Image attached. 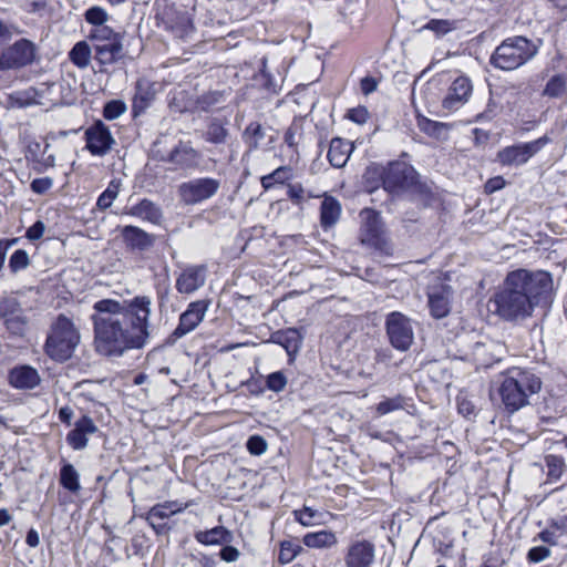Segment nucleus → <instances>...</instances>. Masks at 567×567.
<instances>
[{"label":"nucleus","instance_id":"nucleus-55","mask_svg":"<svg viewBox=\"0 0 567 567\" xmlns=\"http://www.w3.org/2000/svg\"><path fill=\"white\" fill-rule=\"evenodd\" d=\"M550 556V549L546 546H535L527 551V560L530 564H537Z\"/></svg>","mask_w":567,"mask_h":567},{"label":"nucleus","instance_id":"nucleus-35","mask_svg":"<svg viewBox=\"0 0 567 567\" xmlns=\"http://www.w3.org/2000/svg\"><path fill=\"white\" fill-rule=\"evenodd\" d=\"M544 463L546 466V482L556 483L558 482L564 473L566 472L565 458L557 454H547L544 456Z\"/></svg>","mask_w":567,"mask_h":567},{"label":"nucleus","instance_id":"nucleus-21","mask_svg":"<svg viewBox=\"0 0 567 567\" xmlns=\"http://www.w3.org/2000/svg\"><path fill=\"white\" fill-rule=\"evenodd\" d=\"M85 21L91 24V30L87 38H104L107 39L111 32L114 31L111 27L106 25L109 14L105 9L99 6L90 7L84 13Z\"/></svg>","mask_w":567,"mask_h":567},{"label":"nucleus","instance_id":"nucleus-60","mask_svg":"<svg viewBox=\"0 0 567 567\" xmlns=\"http://www.w3.org/2000/svg\"><path fill=\"white\" fill-rule=\"evenodd\" d=\"M260 84L266 91L270 93H278V86L274 80V76L265 69L260 70Z\"/></svg>","mask_w":567,"mask_h":567},{"label":"nucleus","instance_id":"nucleus-51","mask_svg":"<svg viewBox=\"0 0 567 567\" xmlns=\"http://www.w3.org/2000/svg\"><path fill=\"white\" fill-rule=\"evenodd\" d=\"M318 513L316 509L303 506L300 509L293 511V517L296 522H298L300 525L308 527L312 526L315 524V518L317 517Z\"/></svg>","mask_w":567,"mask_h":567},{"label":"nucleus","instance_id":"nucleus-62","mask_svg":"<svg viewBox=\"0 0 567 567\" xmlns=\"http://www.w3.org/2000/svg\"><path fill=\"white\" fill-rule=\"evenodd\" d=\"M45 8V0H25L23 3V9L29 13H42Z\"/></svg>","mask_w":567,"mask_h":567},{"label":"nucleus","instance_id":"nucleus-42","mask_svg":"<svg viewBox=\"0 0 567 567\" xmlns=\"http://www.w3.org/2000/svg\"><path fill=\"white\" fill-rule=\"evenodd\" d=\"M457 412L467 420L477 415L476 405L465 391H460L456 395Z\"/></svg>","mask_w":567,"mask_h":567},{"label":"nucleus","instance_id":"nucleus-63","mask_svg":"<svg viewBox=\"0 0 567 567\" xmlns=\"http://www.w3.org/2000/svg\"><path fill=\"white\" fill-rule=\"evenodd\" d=\"M52 186V181L49 177L35 178L31 183V189L37 194H43Z\"/></svg>","mask_w":567,"mask_h":567},{"label":"nucleus","instance_id":"nucleus-40","mask_svg":"<svg viewBox=\"0 0 567 567\" xmlns=\"http://www.w3.org/2000/svg\"><path fill=\"white\" fill-rule=\"evenodd\" d=\"M455 29L456 22L454 20L431 19L424 25L421 27L420 31L429 30L433 32L436 38H442Z\"/></svg>","mask_w":567,"mask_h":567},{"label":"nucleus","instance_id":"nucleus-53","mask_svg":"<svg viewBox=\"0 0 567 567\" xmlns=\"http://www.w3.org/2000/svg\"><path fill=\"white\" fill-rule=\"evenodd\" d=\"M266 385L274 392L282 391L287 385V378L281 371H276L268 374L266 379Z\"/></svg>","mask_w":567,"mask_h":567},{"label":"nucleus","instance_id":"nucleus-14","mask_svg":"<svg viewBox=\"0 0 567 567\" xmlns=\"http://www.w3.org/2000/svg\"><path fill=\"white\" fill-rule=\"evenodd\" d=\"M37 59V47L27 39H20L0 54V70H13L27 66Z\"/></svg>","mask_w":567,"mask_h":567},{"label":"nucleus","instance_id":"nucleus-58","mask_svg":"<svg viewBox=\"0 0 567 567\" xmlns=\"http://www.w3.org/2000/svg\"><path fill=\"white\" fill-rule=\"evenodd\" d=\"M245 135L252 140L254 144L256 145L260 140L264 138L261 124L258 122H250L245 130Z\"/></svg>","mask_w":567,"mask_h":567},{"label":"nucleus","instance_id":"nucleus-50","mask_svg":"<svg viewBox=\"0 0 567 567\" xmlns=\"http://www.w3.org/2000/svg\"><path fill=\"white\" fill-rule=\"evenodd\" d=\"M344 117L358 125H363L370 118V113L367 106L358 105L347 110Z\"/></svg>","mask_w":567,"mask_h":567},{"label":"nucleus","instance_id":"nucleus-31","mask_svg":"<svg viewBox=\"0 0 567 567\" xmlns=\"http://www.w3.org/2000/svg\"><path fill=\"white\" fill-rule=\"evenodd\" d=\"M302 544L308 548L324 549L336 546L338 544V538L334 532L330 529H321L305 534L302 537Z\"/></svg>","mask_w":567,"mask_h":567},{"label":"nucleus","instance_id":"nucleus-39","mask_svg":"<svg viewBox=\"0 0 567 567\" xmlns=\"http://www.w3.org/2000/svg\"><path fill=\"white\" fill-rule=\"evenodd\" d=\"M120 188H121V182L118 179H112L106 189L103 190L100 196L97 197V200H96V207L100 209V210H106L107 208H110L113 204V202L115 200V198L117 197L118 193H120Z\"/></svg>","mask_w":567,"mask_h":567},{"label":"nucleus","instance_id":"nucleus-6","mask_svg":"<svg viewBox=\"0 0 567 567\" xmlns=\"http://www.w3.org/2000/svg\"><path fill=\"white\" fill-rule=\"evenodd\" d=\"M361 226L359 231L360 243L378 252L380 256L393 255L392 244L386 236L384 223L380 212L374 208H363L360 213Z\"/></svg>","mask_w":567,"mask_h":567},{"label":"nucleus","instance_id":"nucleus-16","mask_svg":"<svg viewBox=\"0 0 567 567\" xmlns=\"http://www.w3.org/2000/svg\"><path fill=\"white\" fill-rule=\"evenodd\" d=\"M473 92V84L468 76H457L449 86L445 96L442 99V107L447 112H454L463 106Z\"/></svg>","mask_w":567,"mask_h":567},{"label":"nucleus","instance_id":"nucleus-3","mask_svg":"<svg viewBox=\"0 0 567 567\" xmlns=\"http://www.w3.org/2000/svg\"><path fill=\"white\" fill-rule=\"evenodd\" d=\"M365 182L370 190L382 187L389 194H398L404 190H413L420 196L432 199V189L420 181L419 173L404 161H391L385 166L369 167L365 173Z\"/></svg>","mask_w":567,"mask_h":567},{"label":"nucleus","instance_id":"nucleus-44","mask_svg":"<svg viewBox=\"0 0 567 567\" xmlns=\"http://www.w3.org/2000/svg\"><path fill=\"white\" fill-rule=\"evenodd\" d=\"M91 61V48L85 41L73 45V64L78 68H86Z\"/></svg>","mask_w":567,"mask_h":567},{"label":"nucleus","instance_id":"nucleus-46","mask_svg":"<svg viewBox=\"0 0 567 567\" xmlns=\"http://www.w3.org/2000/svg\"><path fill=\"white\" fill-rule=\"evenodd\" d=\"M4 319L7 329L16 336H22L27 329V319L22 312L8 316Z\"/></svg>","mask_w":567,"mask_h":567},{"label":"nucleus","instance_id":"nucleus-25","mask_svg":"<svg viewBox=\"0 0 567 567\" xmlns=\"http://www.w3.org/2000/svg\"><path fill=\"white\" fill-rule=\"evenodd\" d=\"M154 83L146 80H137L135 93L132 99V112L134 116L144 113L155 100Z\"/></svg>","mask_w":567,"mask_h":567},{"label":"nucleus","instance_id":"nucleus-56","mask_svg":"<svg viewBox=\"0 0 567 567\" xmlns=\"http://www.w3.org/2000/svg\"><path fill=\"white\" fill-rule=\"evenodd\" d=\"M506 186V181L503 176L497 175L488 178L484 184V193L486 195L494 194Z\"/></svg>","mask_w":567,"mask_h":567},{"label":"nucleus","instance_id":"nucleus-22","mask_svg":"<svg viewBox=\"0 0 567 567\" xmlns=\"http://www.w3.org/2000/svg\"><path fill=\"white\" fill-rule=\"evenodd\" d=\"M167 159L178 169H193L199 165L202 155L197 150L181 143L169 152Z\"/></svg>","mask_w":567,"mask_h":567},{"label":"nucleus","instance_id":"nucleus-18","mask_svg":"<svg viewBox=\"0 0 567 567\" xmlns=\"http://www.w3.org/2000/svg\"><path fill=\"white\" fill-rule=\"evenodd\" d=\"M95 49V60L101 65H107L116 62L122 54V37L120 33L112 31L107 39L91 38Z\"/></svg>","mask_w":567,"mask_h":567},{"label":"nucleus","instance_id":"nucleus-1","mask_svg":"<svg viewBox=\"0 0 567 567\" xmlns=\"http://www.w3.org/2000/svg\"><path fill=\"white\" fill-rule=\"evenodd\" d=\"M92 315L95 351L106 358H120L130 350H141L151 340L152 300L135 296L122 302L101 299Z\"/></svg>","mask_w":567,"mask_h":567},{"label":"nucleus","instance_id":"nucleus-38","mask_svg":"<svg viewBox=\"0 0 567 567\" xmlns=\"http://www.w3.org/2000/svg\"><path fill=\"white\" fill-rule=\"evenodd\" d=\"M567 89V75L565 74H555L553 75L546 83L543 95L558 99L561 97Z\"/></svg>","mask_w":567,"mask_h":567},{"label":"nucleus","instance_id":"nucleus-17","mask_svg":"<svg viewBox=\"0 0 567 567\" xmlns=\"http://www.w3.org/2000/svg\"><path fill=\"white\" fill-rule=\"evenodd\" d=\"M375 558V546L369 539H357L344 553L346 567H371Z\"/></svg>","mask_w":567,"mask_h":567},{"label":"nucleus","instance_id":"nucleus-12","mask_svg":"<svg viewBox=\"0 0 567 567\" xmlns=\"http://www.w3.org/2000/svg\"><path fill=\"white\" fill-rule=\"evenodd\" d=\"M157 18L158 25L175 39L185 40L195 31L192 16L174 6L165 7Z\"/></svg>","mask_w":567,"mask_h":567},{"label":"nucleus","instance_id":"nucleus-10","mask_svg":"<svg viewBox=\"0 0 567 567\" xmlns=\"http://www.w3.org/2000/svg\"><path fill=\"white\" fill-rule=\"evenodd\" d=\"M385 332L390 344L398 351H408L414 340L410 319L400 311H392L385 318Z\"/></svg>","mask_w":567,"mask_h":567},{"label":"nucleus","instance_id":"nucleus-8","mask_svg":"<svg viewBox=\"0 0 567 567\" xmlns=\"http://www.w3.org/2000/svg\"><path fill=\"white\" fill-rule=\"evenodd\" d=\"M193 505H195L194 499L185 502L175 499L157 503L147 511L145 520L157 536L168 535L173 529V524L168 522L169 517L183 513Z\"/></svg>","mask_w":567,"mask_h":567},{"label":"nucleus","instance_id":"nucleus-43","mask_svg":"<svg viewBox=\"0 0 567 567\" xmlns=\"http://www.w3.org/2000/svg\"><path fill=\"white\" fill-rule=\"evenodd\" d=\"M227 135L228 132L225 126L219 121L214 120L208 124L204 138L209 143L220 144L226 141Z\"/></svg>","mask_w":567,"mask_h":567},{"label":"nucleus","instance_id":"nucleus-47","mask_svg":"<svg viewBox=\"0 0 567 567\" xmlns=\"http://www.w3.org/2000/svg\"><path fill=\"white\" fill-rule=\"evenodd\" d=\"M126 111V104L121 100H111L105 103L103 107V117L107 121L115 120L124 114Z\"/></svg>","mask_w":567,"mask_h":567},{"label":"nucleus","instance_id":"nucleus-33","mask_svg":"<svg viewBox=\"0 0 567 567\" xmlns=\"http://www.w3.org/2000/svg\"><path fill=\"white\" fill-rule=\"evenodd\" d=\"M306 116L297 115L284 133L285 144L293 152L298 151L299 141L303 136Z\"/></svg>","mask_w":567,"mask_h":567},{"label":"nucleus","instance_id":"nucleus-54","mask_svg":"<svg viewBox=\"0 0 567 567\" xmlns=\"http://www.w3.org/2000/svg\"><path fill=\"white\" fill-rule=\"evenodd\" d=\"M381 82V76L367 75L363 76L360 82V91L363 95L368 96L378 90Z\"/></svg>","mask_w":567,"mask_h":567},{"label":"nucleus","instance_id":"nucleus-45","mask_svg":"<svg viewBox=\"0 0 567 567\" xmlns=\"http://www.w3.org/2000/svg\"><path fill=\"white\" fill-rule=\"evenodd\" d=\"M30 265V258L25 250L18 249L16 250L10 259H9V268L12 274H17L21 270H24Z\"/></svg>","mask_w":567,"mask_h":567},{"label":"nucleus","instance_id":"nucleus-48","mask_svg":"<svg viewBox=\"0 0 567 567\" xmlns=\"http://www.w3.org/2000/svg\"><path fill=\"white\" fill-rule=\"evenodd\" d=\"M417 126L421 132L429 136L437 137L441 134V131L444 124L430 120L425 116L417 117Z\"/></svg>","mask_w":567,"mask_h":567},{"label":"nucleus","instance_id":"nucleus-7","mask_svg":"<svg viewBox=\"0 0 567 567\" xmlns=\"http://www.w3.org/2000/svg\"><path fill=\"white\" fill-rule=\"evenodd\" d=\"M551 142V137L548 134H544L529 142L505 146L497 152L496 161L502 166H523Z\"/></svg>","mask_w":567,"mask_h":567},{"label":"nucleus","instance_id":"nucleus-41","mask_svg":"<svg viewBox=\"0 0 567 567\" xmlns=\"http://www.w3.org/2000/svg\"><path fill=\"white\" fill-rule=\"evenodd\" d=\"M225 94L223 91H207L197 96L195 105L203 112H209L216 105L224 101Z\"/></svg>","mask_w":567,"mask_h":567},{"label":"nucleus","instance_id":"nucleus-11","mask_svg":"<svg viewBox=\"0 0 567 567\" xmlns=\"http://www.w3.org/2000/svg\"><path fill=\"white\" fill-rule=\"evenodd\" d=\"M210 300L199 299L188 303L185 311L179 315L176 328L168 334L166 343L174 344L189 332L194 331L204 320Z\"/></svg>","mask_w":567,"mask_h":567},{"label":"nucleus","instance_id":"nucleus-5","mask_svg":"<svg viewBox=\"0 0 567 567\" xmlns=\"http://www.w3.org/2000/svg\"><path fill=\"white\" fill-rule=\"evenodd\" d=\"M538 52L537 45L523 35H513L504 39L489 56V64L501 71H514Z\"/></svg>","mask_w":567,"mask_h":567},{"label":"nucleus","instance_id":"nucleus-30","mask_svg":"<svg viewBox=\"0 0 567 567\" xmlns=\"http://www.w3.org/2000/svg\"><path fill=\"white\" fill-rule=\"evenodd\" d=\"M99 432V427L90 416H81L74 423L73 427V450L84 449L87 444L89 436Z\"/></svg>","mask_w":567,"mask_h":567},{"label":"nucleus","instance_id":"nucleus-20","mask_svg":"<svg viewBox=\"0 0 567 567\" xmlns=\"http://www.w3.org/2000/svg\"><path fill=\"white\" fill-rule=\"evenodd\" d=\"M206 279V267L204 265L190 266L179 274L175 288L179 293L189 295L199 289Z\"/></svg>","mask_w":567,"mask_h":567},{"label":"nucleus","instance_id":"nucleus-15","mask_svg":"<svg viewBox=\"0 0 567 567\" xmlns=\"http://www.w3.org/2000/svg\"><path fill=\"white\" fill-rule=\"evenodd\" d=\"M85 147L94 156H103L115 143L110 128L101 121L96 120L84 132Z\"/></svg>","mask_w":567,"mask_h":567},{"label":"nucleus","instance_id":"nucleus-52","mask_svg":"<svg viewBox=\"0 0 567 567\" xmlns=\"http://www.w3.org/2000/svg\"><path fill=\"white\" fill-rule=\"evenodd\" d=\"M247 451L255 456H259L267 451V441L258 434L249 436L246 443Z\"/></svg>","mask_w":567,"mask_h":567},{"label":"nucleus","instance_id":"nucleus-28","mask_svg":"<svg viewBox=\"0 0 567 567\" xmlns=\"http://www.w3.org/2000/svg\"><path fill=\"white\" fill-rule=\"evenodd\" d=\"M295 171L289 165H281L267 175L260 177V185L265 192L290 184L293 179Z\"/></svg>","mask_w":567,"mask_h":567},{"label":"nucleus","instance_id":"nucleus-26","mask_svg":"<svg viewBox=\"0 0 567 567\" xmlns=\"http://www.w3.org/2000/svg\"><path fill=\"white\" fill-rule=\"evenodd\" d=\"M353 144L346 138L336 136L329 143L327 159L334 168H342L349 161Z\"/></svg>","mask_w":567,"mask_h":567},{"label":"nucleus","instance_id":"nucleus-23","mask_svg":"<svg viewBox=\"0 0 567 567\" xmlns=\"http://www.w3.org/2000/svg\"><path fill=\"white\" fill-rule=\"evenodd\" d=\"M125 214L153 225H161L163 219L161 207L148 198H142L136 204L127 207Z\"/></svg>","mask_w":567,"mask_h":567},{"label":"nucleus","instance_id":"nucleus-61","mask_svg":"<svg viewBox=\"0 0 567 567\" xmlns=\"http://www.w3.org/2000/svg\"><path fill=\"white\" fill-rule=\"evenodd\" d=\"M44 230H45L44 223L41 220H38L37 223H34L31 227H29L27 229L25 237L32 241L38 240L43 236Z\"/></svg>","mask_w":567,"mask_h":567},{"label":"nucleus","instance_id":"nucleus-19","mask_svg":"<svg viewBox=\"0 0 567 567\" xmlns=\"http://www.w3.org/2000/svg\"><path fill=\"white\" fill-rule=\"evenodd\" d=\"M121 237L128 251L148 250L154 246L156 239L155 235L134 225L123 226L121 228Z\"/></svg>","mask_w":567,"mask_h":567},{"label":"nucleus","instance_id":"nucleus-4","mask_svg":"<svg viewBox=\"0 0 567 567\" xmlns=\"http://www.w3.org/2000/svg\"><path fill=\"white\" fill-rule=\"evenodd\" d=\"M542 381L528 370L514 368L504 378L498 393L507 412L513 413L528 403V398L540 390Z\"/></svg>","mask_w":567,"mask_h":567},{"label":"nucleus","instance_id":"nucleus-9","mask_svg":"<svg viewBox=\"0 0 567 567\" xmlns=\"http://www.w3.org/2000/svg\"><path fill=\"white\" fill-rule=\"evenodd\" d=\"M45 353L56 362L71 358V321L60 315L51 328L45 342Z\"/></svg>","mask_w":567,"mask_h":567},{"label":"nucleus","instance_id":"nucleus-34","mask_svg":"<svg viewBox=\"0 0 567 567\" xmlns=\"http://www.w3.org/2000/svg\"><path fill=\"white\" fill-rule=\"evenodd\" d=\"M275 342L280 344L288 354H295L301 346V336L295 328L279 330L275 333Z\"/></svg>","mask_w":567,"mask_h":567},{"label":"nucleus","instance_id":"nucleus-24","mask_svg":"<svg viewBox=\"0 0 567 567\" xmlns=\"http://www.w3.org/2000/svg\"><path fill=\"white\" fill-rule=\"evenodd\" d=\"M320 197H322V202L319 209V221L321 228L328 230L340 219L342 207L340 202L328 193H323Z\"/></svg>","mask_w":567,"mask_h":567},{"label":"nucleus","instance_id":"nucleus-2","mask_svg":"<svg viewBox=\"0 0 567 567\" xmlns=\"http://www.w3.org/2000/svg\"><path fill=\"white\" fill-rule=\"evenodd\" d=\"M553 290V276L547 270L518 268L509 271L489 302L494 313L507 322L523 321L533 316L537 306Z\"/></svg>","mask_w":567,"mask_h":567},{"label":"nucleus","instance_id":"nucleus-49","mask_svg":"<svg viewBox=\"0 0 567 567\" xmlns=\"http://www.w3.org/2000/svg\"><path fill=\"white\" fill-rule=\"evenodd\" d=\"M403 408V398L396 395L394 398L385 399L377 404L375 411L379 415H385L390 412L400 410Z\"/></svg>","mask_w":567,"mask_h":567},{"label":"nucleus","instance_id":"nucleus-59","mask_svg":"<svg viewBox=\"0 0 567 567\" xmlns=\"http://www.w3.org/2000/svg\"><path fill=\"white\" fill-rule=\"evenodd\" d=\"M20 33L19 29L0 20V47L12 39L14 34Z\"/></svg>","mask_w":567,"mask_h":567},{"label":"nucleus","instance_id":"nucleus-64","mask_svg":"<svg viewBox=\"0 0 567 567\" xmlns=\"http://www.w3.org/2000/svg\"><path fill=\"white\" fill-rule=\"evenodd\" d=\"M219 556L224 561L233 563L238 559L239 550L234 546L227 545L220 549Z\"/></svg>","mask_w":567,"mask_h":567},{"label":"nucleus","instance_id":"nucleus-36","mask_svg":"<svg viewBox=\"0 0 567 567\" xmlns=\"http://www.w3.org/2000/svg\"><path fill=\"white\" fill-rule=\"evenodd\" d=\"M286 196L291 204L298 208H303L305 204L311 198H319L320 195H313L306 190L301 183H291L286 187Z\"/></svg>","mask_w":567,"mask_h":567},{"label":"nucleus","instance_id":"nucleus-13","mask_svg":"<svg viewBox=\"0 0 567 567\" xmlns=\"http://www.w3.org/2000/svg\"><path fill=\"white\" fill-rule=\"evenodd\" d=\"M220 182L213 177H198L184 182L178 186V195L187 205H195L215 196Z\"/></svg>","mask_w":567,"mask_h":567},{"label":"nucleus","instance_id":"nucleus-37","mask_svg":"<svg viewBox=\"0 0 567 567\" xmlns=\"http://www.w3.org/2000/svg\"><path fill=\"white\" fill-rule=\"evenodd\" d=\"M303 550L302 546L292 540L279 542V550L277 555V561L279 565L290 564L298 555Z\"/></svg>","mask_w":567,"mask_h":567},{"label":"nucleus","instance_id":"nucleus-27","mask_svg":"<svg viewBox=\"0 0 567 567\" xmlns=\"http://www.w3.org/2000/svg\"><path fill=\"white\" fill-rule=\"evenodd\" d=\"M429 310L430 315L434 319H443L451 311V301H450V288L446 286H441L429 292Z\"/></svg>","mask_w":567,"mask_h":567},{"label":"nucleus","instance_id":"nucleus-57","mask_svg":"<svg viewBox=\"0 0 567 567\" xmlns=\"http://www.w3.org/2000/svg\"><path fill=\"white\" fill-rule=\"evenodd\" d=\"M22 312L19 303L14 299H6L0 302V315L2 318H7L8 316H14L16 313Z\"/></svg>","mask_w":567,"mask_h":567},{"label":"nucleus","instance_id":"nucleus-32","mask_svg":"<svg viewBox=\"0 0 567 567\" xmlns=\"http://www.w3.org/2000/svg\"><path fill=\"white\" fill-rule=\"evenodd\" d=\"M195 539L202 545H219L231 540V533L224 526H215L210 529L198 530Z\"/></svg>","mask_w":567,"mask_h":567},{"label":"nucleus","instance_id":"nucleus-29","mask_svg":"<svg viewBox=\"0 0 567 567\" xmlns=\"http://www.w3.org/2000/svg\"><path fill=\"white\" fill-rule=\"evenodd\" d=\"M9 381L17 389H33L39 384L40 377L35 369L22 365L11 370Z\"/></svg>","mask_w":567,"mask_h":567}]
</instances>
